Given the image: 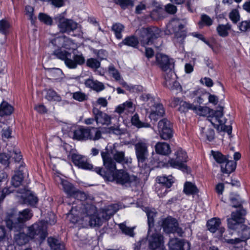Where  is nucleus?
Segmentation results:
<instances>
[{"mask_svg":"<svg viewBox=\"0 0 250 250\" xmlns=\"http://www.w3.org/2000/svg\"><path fill=\"white\" fill-rule=\"evenodd\" d=\"M71 198L77 201L73 204L71 209L67 214V218L80 228L88 225L91 227L101 226L120 208L118 204H112L105 206L98 212L96 207L92 203L93 197L77 189Z\"/></svg>","mask_w":250,"mask_h":250,"instance_id":"f257e3e1","label":"nucleus"},{"mask_svg":"<svg viewBox=\"0 0 250 250\" xmlns=\"http://www.w3.org/2000/svg\"><path fill=\"white\" fill-rule=\"evenodd\" d=\"M52 219L45 221H41L38 223L34 224L32 226L28 228V235L24 233L21 232V229L17 230V229H12L14 231L19 232L14 234V240L15 243L19 245H23L26 243L29 240V238L34 239L36 241L42 242L43 241L47 235L46 222L50 225L54 224L56 222L55 215L53 213L50 214Z\"/></svg>","mask_w":250,"mask_h":250,"instance_id":"f03ea898","label":"nucleus"},{"mask_svg":"<svg viewBox=\"0 0 250 250\" xmlns=\"http://www.w3.org/2000/svg\"><path fill=\"white\" fill-rule=\"evenodd\" d=\"M119 144L115 143L112 146H107L105 151L101 152L104 165L106 170L110 172L116 169V163L112 158V155L114 160L117 163L124 164H130L131 163V159L130 157H125V152L119 149Z\"/></svg>","mask_w":250,"mask_h":250,"instance_id":"7ed1b4c3","label":"nucleus"},{"mask_svg":"<svg viewBox=\"0 0 250 250\" xmlns=\"http://www.w3.org/2000/svg\"><path fill=\"white\" fill-rule=\"evenodd\" d=\"M96 173L101 175L107 181L115 182L126 187L135 185L137 183V178L133 175H130L125 170L123 169L113 170L110 172L109 170L104 171L102 168L97 167L94 169Z\"/></svg>","mask_w":250,"mask_h":250,"instance_id":"20e7f679","label":"nucleus"},{"mask_svg":"<svg viewBox=\"0 0 250 250\" xmlns=\"http://www.w3.org/2000/svg\"><path fill=\"white\" fill-rule=\"evenodd\" d=\"M32 216V213L29 209H24L18 212L15 209H11L7 213L5 223L10 229H15L20 230L23 227V223L29 220Z\"/></svg>","mask_w":250,"mask_h":250,"instance_id":"39448f33","label":"nucleus"},{"mask_svg":"<svg viewBox=\"0 0 250 250\" xmlns=\"http://www.w3.org/2000/svg\"><path fill=\"white\" fill-rule=\"evenodd\" d=\"M143 102V108L149 114V118L151 121H156L162 117L165 113L163 105L160 103H156L154 98L149 94H143L140 97Z\"/></svg>","mask_w":250,"mask_h":250,"instance_id":"423d86ee","label":"nucleus"},{"mask_svg":"<svg viewBox=\"0 0 250 250\" xmlns=\"http://www.w3.org/2000/svg\"><path fill=\"white\" fill-rule=\"evenodd\" d=\"M54 55L59 59L63 61L65 65L70 69L77 68L78 65L83 64L85 61L82 53H76L75 51L72 58L70 50H62V49L55 51Z\"/></svg>","mask_w":250,"mask_h":250,"instance_id":"0eeeda50","label":"nucleus"},{"mask_svg":"<svg viewBox=\"0 0 250 250\" xmlns=\"http://www.w3.org/2000/svg\"><path fill=\"white\" fill-rule=\"evenodd\" d=\"M221 221L219 218H213L207 222L208 229L212 233L217 232V236L223 242L228 244H237V240L230 238L232 235L231 230H225L224 228L220 227Z\"/></svg>","mask_w":250,"mask_h":250,"instance_id":"6e6552de","label":"nucleus"},{"mask_svg":"<svg viewBox=\"0 0 250 250\" xmlns=\"http://www.w3.org/2000/svg\"><path fill=\"white\" fill-rule=\"evenodd\" d=\"M167 34H174V42L183 44L187 36L183 21L177 19L171 20L167 25Z\"/></svg>","mask_w":250,"mask_h":250,"instance_id":"1a4fd4ad","label":"nucleus"},{"mask_svg":"<svg viewBox=\"0 0 250 250\" xmlns=\"http://www.w3.org/2000/svg\"><path fill=\"white\" fill-rule=\"evenodd\" d=\"M174 158L169 159L164 166L171 167L188 172V169L186 163L188 160L187 152L181 148H177L174 152Z\"/></svg>","mask_w":250,"mask_h":250,"instance_id":"9d476101","label":"nucleus"},{"mask_svg":"<svg viewBox=\"0 0 250 250\" xmlns=\"http://www.w3.org/2000/svg\"><path fill=\"white\" fill-rule=\"evenodd\" d=\"M55 20L58 22V26L62 33H68L76 31L77 34H72L73 36H80L81 30L79 24L71 19H66L63 14H60L55 17Z\"/></svg>","mask_w":250,"mask_h":250,"instance_id":"9b49d317","label":"nucleus"},{"mask_svg":"<svg viewBox=\"0 0 250 250\" xmlns=\"http://www.w3.org/2000/svg\"><path fill=\"white\" fill-rule=\"evenodd\" d=\"M161 31L156 27L142 28L136 31V33L140 35V41L142 45L153 44L154 40L160 36Z\"/></svg>","mask_w":250,"mask_h":250,"instance_id":"f8f14e48","label":"nucleus"},{"mask_svg":"<svg viewBox=\"0 0 250 250\" xmlns=\"http://www.w3.org/2000/svg\"><path fill=\"white\" fill-rule=\"evenodd\" d=\"M101 132L97 128L81 127L74 131L73 138L79 141L96 140L101 138Z\"/></svg>","mask_w":250,"mask_h":250,"instance_id":"ddd939ff","label":"nucleus"},{"mask_svg":"<svg viewBox=\"0 0 250 250\" xmlns=\"http://www.w3.org/2000/svg\"><path fill=\"white\" fill-rule=\"evenodd\" d=\"M159 224L166 233L177 234L179 236H182L184 233L182 229L179 226L177 220L171 216L162 219Z\"/></svg>","mask_w":250,"mask_h":250,"instance_id":"4468645a","label":"nucleus"},{"mask_svg":"<svg viewBox=\"0 0 250 250\" xmlns=\"http://www.w3.org/2000/svg\"><path fill=\"white\" fill-rule=\"evenodd\" d=\"M147 240L150 250H164L163 236L153 229H148Z\"/></svg>","mask_w":250,"mask_h":250,"instance_id":"2eb2a0df","label":"nucleus"},{"mask_svg":"<svg viewBox=\"0 0 250 250\" xmlns=\"http://www.w3.org/2000/svg\"><path fill=\"white\" fill-rule=\"evenodd\" d=\"M189 97L194 99V103H197L199 104L203 103L207 98L208 102L214 105L216 104L218 102V98L216 96L209 94L203 89L190 91Z\"/></svg>","mask_w":250,"mask_h":250,"instance_id":"dca6fc26","label":"nucleus"},{"mask_svg":"<svg viewBox=\"0 0 250 250\" xmlns=\"http://www.w3.org/2000/svg\"><path fill=\"white\" fill-rule=\"evenodd\" d=\"M50 43L54 47L58 48L57 50L62 49V50H71L73 49L74 43L72 40L62 34L55 35V37L50 40Z\"/></svg>","mask_w":250,"mask_h":250,"instance_id":"f3484780","label":"nucleus"},{"mask_svg":"<svg viewBox=\"0 0 250 250\" xmlns=\"http://www.w3.org/2000/svg\"><path fill=\"white\" fill-rule=\"evenodd\" d=\"M148 141L146 139L139 140L134 146L135 153L139 165L141 163H144L148 156Z\"/></svg>","mask_w":250,"mask_h":250,"instance_id":"a211bd4d","label":"nucleus"},{"mask_svg":"<svg viewBox=\"0 0 250 250\" xmlns=\"http://www.w3.org/2000/svg\"><path fill=\"white\" fill-rule=\"evenodd\" d=\"M207 121L210 123L216 129L219 130L220 125L226 122L224 116L223 108L220 106L217 110H212L210 115L208 116Z\"/></svg>","mask_w":250,"mask_h":250,"instance_id":"6ab92c4d","label":"nucleus"},{"mask_svg":"<svg viewBox=\"0 0 250 250\" xmlns=\"http://www.w3.org/2000/svg\"><path fill=\"white\" fill-rule=\"evenodd\" d=\"M165 85L168 88L177 91H180L181 87L179 83L176 81V75L172 70V68L167 71H164Z\"/></svg>","mask_w":250,"mask_h":250,"instance_id":"aec40b11","label":"nucleus"},{"mask_svg":"<svg viewBox=\"0 0 250 250\" xmlns=\"http://www.w3.org/2000/svg\"><path fill=\"white\" fill-rule=\"evenodd\" d=\"M135 110L133 103L130 101L126 102L117 106L114 112L118 114L120 116L124 117L129 114L133 113Z\"/></svg>","mask_w":250,"mask_h":250,"instance_id":"412c9836","label":"nucleus"},{"mask_svg":"<svg viewBox=\"0 0 250 250\" xmlns=\"http://www.w3.org/2000/svg\"><path fill=\"white\" fill-rule=\"evenodd\" d=\"M71 159L74 164L79 168L85 170H91L93 168L92 165L88 161L87 158L84 156L77 154H73Z\"/></svg>","mask_w":250,"mask_h":250,"instance_id":"4be33fe9","label":"nucleus"},{"mask_svg":"<svg viewBox=\"0 0 250 250\" xmlns=\"http://www.w3.org/2000/svg\"><path fill=\"white\" fill-rule=\"evenodd\" d=\"M157 180L159 184L162 185V191H163L162 193L157 191V194L159 197H163L168 192L167 188H169L174 182L173 177L171 175L160 176L157 178Z\"/></svg>","mask_w":250,"mask_h":250,"instance_id":"5701e85b","label":"nucleus"},{"mask_svg":"<svg viewBox=\"0 0 250 250\" xmlns=\"http://www.w3.org/2000/svg\"><path fill=\"white\" fill-rule=\"evenodd\" d=\"M92 113L98 125H109L111 123V117L103 112L96 107H93Z\"/></svg>","mask_w":250,"mask_h":250,"instance_id":"b1692460","label":"nucleus"},{"mask_svg":"<svg viewBox=\"0 0 250 250\" xmlns=\"http://www.w3.org/2000/svg\"><path fill=\"white\" fill-rule=\"evenodd\" d=\"M193 99V102H194V99ZM197 103L193 102L192 104H190L189 103H184V105H185L188 110H191L193 111L197 114L202 116H206L208 115H210L211 113V111L212 110L209 108L207 106H203L198 105H195V104Z\"/></svg>","mask_w":250,"mask_h":250,"instance_id":"393cba45","label":"nucleus"},{"mask_svg":"<svg viewBox=\"0 0 250 250\" xmlns=\"http://www.w3.org/2000/svg\"><path fill=\"white\" fill-rule=\"evenodd\" d=\"M169 250H189L190 244L178 238L170 239L168 243Z\"/></svg>","mask_w":250,"mask_h":250,"instance_id":"a878e982","label":"nucleus"},{"mask_svg":"<svg viewBox=\"0 0 250 250\" xmlns=\"http://www.w3.org/2000/svg\"><path fill=\"white\" fill-rule=\"evenodd\" d=\"M156 60L158 65L164 71H167L169 68L173 67L172 60H170L167 55L157 53L156 55Z\"/></svg>","mask_w":250,"mask_h":250,"instance_id":"bb28decb","label":"nucleus"},{"mask_svg":"<svg viewBox=\"0 0 250 250\" xmlns=\"http://www.w3.org/2000/svg\"><path fill=\"white\" fill-rule=\"evenodd\" d=\"M57 179H56L57 181H60L61 185L62 186L63 189L65 193L67 195L68 197L71 198L72 197L76 189L74 188L73 185L66 180L58 176Z\"/></svg>","mask_w":250,"mask_h":250,"instance_id":"cd10ccee","label":"nucleus"},{"mask_svg":"<svg viewBox=\"0 0 250 250\" xmlns=\"http://www.w3.org/2000/svg\"><path fill=\"white\" fill-rule=\"evenodd\" d=\"M21 198L22 199L24 204L31 206H35L38 201L37 197L30 191H27L23 193L21 196Z\"/></svg>","mask_w":250,"mask_h":250,"instance_id":"c85d7f7f","label":"nucleus"},{"mask_svg":"<svg viewBox=\"0 0 250 250\" xmlns=\"http://www.w3.org/2000/svg\"><path fill=\"white\" fill-rule=\"evenodd\" d=\"M84 84L87 87H89L97 92L101 91L104 88V86L102 83L94 80L92 78L86 80Z\"/></svg>","mask_w":250,"mask_h":250,"instance_id":"c756f323","label":"nucleus"},{"mask_svg":"<svg viewBox=\"0 0 250 250\" xmlns=\"http://www.w3.org/2000/svg\"><path fill=\"white\" fill-rule=\"evenodd\" d=\"M214 131L208 126L201 127L200 128V137L204 140L209 142L212 141L214 138Z\"/></svg>","mask_w":250,"mask_h":250,"instance_id":"7c9ffc66","label":"nucleus"},{"mask_svg":"<svg viewBox=\"0 0 250 250\" xmlns=\"http://www.w3.org/2000/svg\"><path fill=\"white\" fill-rule=\"evenodd\" d=\"M155 148L157 153L163 155H168L171 152L169 145L166 143H157L155 146Z\"/></svg>","mask_w":250,"mask_h":250,"instance_id":"2f4dec72","label":"nucleus"},{"mask_svg":"<svg viewBox=\"0 0 250 250\" xmlns=\"http://www.w3.org/2000/svg\"><path fill=\"white\" fill-rule=\"evenodd\" d=\"M250 238V228H246L244 229L242 231V239L235 238L234 240H237V244H230L234 248H240L243 245H245V241ZM233 240V239H232Z\"/></svg>","mask_w":250,"mask_h":250,"instance_id":"473e14b6","label":"nucleus"},{"mask_svg":"<svg viewBox=\"0 0 250 250\" xmlns=\"http://www.w3.org/2000/svg\"><path fill=\"white\" fill-rule=\"evenodd\" d=\"M236 166L235 162L226 159L221 165V171L224 173L229 174L235 170Z\"/></svg>","mask_w":250,"mask_h":250,"instance_id":"72a5a7b5","label":"nucleus"},{"mask_svg":"<svg viewBox=\"0 0 250 250\" xmlns=\"http://www.w3.org/2000/svg\"><path fill=\"white\" fill-rule=\"evenodd\" d=\"M47 242L51 250H64L65 249L64 244L58 239L49 237Z\"/></svg>","mask_w":250,"mask_h":250,"instance_id":"f704fd0d","label":"nucleus"},{"mask_svg":"<svg viewBox=\"0 0 250 250\" xmlns=\"http://www.w3.org/2000/svg\"><path fill=\"white\" fill-rule=\"evenodd\" d=\"M246 211L244 209H240L237 210L235 212H232L231 215V218H229V223L230 224L232 221L234 220L236 221L239 223H242L244 222L243 216L246 214ZM230 226L231 225H229Z\"/></svg>","mask_w":250,"mask_h":250,"instance_id":"c9c22d12","label":"nucleus"},{"mask_svg":"<svg viewBox=\"0 0 250 250\" xmlns=\"http://www.w3.org/2000/svg\"><path fill=\"white\" fill-rule=\"evenodd\" d=\"M132 125L137 128L151 127L150 124L147 122H143L140 120L138 114H135L131 118Z\"/></svg>","mask_w":250,"mask_h":250,"instance_id":"e433bc0d","label":"nucleus"},{"mask_svg":"<svg viewBox=\"0 0 250 250\" xmlns=\"http://www.w3.org/2000/svg\"><path fill=\"white\" fill-rule=\"evenodd\" d=\"M139 43L138 39L134 36H128L125 38L123 41L119 44L120 47L125 45L132 47H136Z\"/></svg>","mask_w":250,"mask_h":250,"instance_id":"4c0bfd02","label":"nucleus"},{"mask_svg":"<svg viewBox=\"0 0 250 250\" xmlns=\"http://www.w3.org/2000/svg\"><path fill=\"white\" fill-rule=\"evenodd\" d=\"M147 216V222L149 229H153L154 219L156 216V211L154 208H146L145 209Z\"/></svg>","mask_w":250,"mask_h":250,"instance_id":"58836bf2","label":"nucleus"},{"mask_svg":"<svg viewBox=\"0 0 250 250\" xmlns=\"http://www.w3.org/2000/svg\"><path fill=\"white\" fill-rule=\"evenodd\" d=\"M13 111V107L8 103L3 102L0 105V116L10 115Z\"/></svg>","mask_w":250,"mask_h":250,"instance_id":"ea45409f","label":"nucleus"},{"mask_svg":"<svg viewBox=\"0 0 250 250\" xmlns=\"http://www.w3.org/2000/svg\"><path fill=\"white\" fill-rule=\"evenodd\" d=\"M22 170L16 171L14 175L12 177L11 184L15 187L20 186L23 179Z\"/></svg>","mask_w":250,"mask_h":250,"instance_id":"a19ab883","label":"nucleus"},{"mask_svg":"<svg viewBox=\"0 0 250 250\" xmlns=\"http://www.w3.org/2000/svg\"><path fill=\"white\" fill-rule=\"evenodd\" d=\"M120 84L131 93H137L143 90V87L139 85L127 84L124 80H122Z\"/></svg>","mask_w":250,"mask_h":250,"instance_id":"79ce46f5","label":"nucleus"},{"mask_svg":"<svg viewBox=\"0 0 250 250\" xmlns=\"http://www.w3.org/2000/svg\"><path fill=\"white\" fill-rule=\"evenodd\" d=\"M119 227L120 229L121 230L122 233L126 235L129 236L130 237H133L134 235V229L135 227H128L126 225V222H124L123 223H120L118 224Z\"/></svg>","mask_w":250,"mask_h":250,"instance_id":"37998d69","label":"nucleus"},{"mask_svg":"<svg viewBox=\"0 0 250 250\" xmlns=\"http://www.w3.org/2000/svg\"><path fill=\"white\" fill-rule=\"evenodd\" d=\"M184 191L187 195H193L198 192V189L194 184L187 182L184 185Z\"/></svg>","mask_w":250,"mask_h":250,"instance_id":"c03bdc74","label":"nucleus"},{"mask_svg":"<svg viewBox=\"0 0 250 250\" xmlns=\"http://www.w3.org/2000/svg\"><path fill=\"white\" fill-rule=\"evenodd\" d=\"M230 28L231 26L229 24H219L217 27V31L219 36L225 37L228 35Z\"/></svg>","mask_w":250,"mask_h":250,"instance_id":"a18cd8bd","label":"nucleus"},{"mask_svg":"<svg viewBox=\"0 0 250 250\" xmlns=\"http://www.w3.org/2000/svg\"><path fill=\"white\" fill-rule=\"evenodd\" d=\"M45 98L49 101L59 102L61 100V96L54 90L51 89L47 91Z\"/></svg>","mask_w":250,"mask_h":250,"instance_id":"49530a36","label":"nucleus"},{"mask_svg":"<svg viewBox=\"0 0 250 250\" xmlns=\"http://www.w3.org/2000/svg\"><path fill=\"white\" fill-rule=\"evenodd\" d=\"M184 103H187L185 101H183L179 98H174L171 102V105L172 106L175 107L178 105H180L179 108V111L185 112L188 110V109L184 105Z\"/></svg>","mask_w":250,"mask_h":250,"instance_id":"de8ad7c7","label":"nucleus"},{"mask_svg":"<svg viewBox=\"0 0 250 250\" xmlns=\"http://www.w3.org/2000/svg\"><path fill=\"white\" fill-rule=\"evenodd\" d=\"M124 29V25L119 23L114 24L112 27V29L118 39H121L122 38V32L123 31Z\"/></svg>","mask_w":250,"mask_h":250,"instance_id":"09e8293b","label":"nucleus"},{"mask_svg":"<svg viewBox=\"0 0 250 250\" xmlns=\"http://www.w3.org/2000/svg\"><path fill=\"white\" fill-rule=\"evenodd\" d=\"M108 72L110 75H111L116 81L119 82L120 83L122 80H124L123 79H122L118 70L116 69L113 65H111L109 66Z\"/></svg>","mask_w":250,"mask_h":250,"instance_id":"8fccbe9b","label":"nucleus"},{"mask_svg":"<svg viewBox=\"0 0 250 250\" xmlns=\"http://www.w3.org/2000/svg\"><path fill=\"white\" fill-rule=\"evenodd\" d=\"M159 134L162 139L168 140L170 139L173 135L171 127L165 128L162 131H158Z\"/></svg>","mask_w":250,"mask_h":250,"instance_id":"3c124183","label":"nucleus"},{"mask_svg":"<svg viewBox=\"0 0 250 250\" xmlns=\"http://www.w3.org/2000/svg\"><path fill=\"white\" fill-rule=\"evenodd\" d=\"M38 19L40 21L47 25H50L52 23V19L46 14L40 13Z\"/></svg>","mask_w":250,"mask_h":250,"instance_id":"603ef678","label":"nucleus"},{"mask_svg":"<svg viewBox=\"0 0 250 250\" xmlns=\"http://www.w3.org/2000/svg\"><path fill=\"white\" fill-rule=\"evenodd\" d=\"M211 154L213 156V159L215 161L220 164L221 165L227 159L221 153L218 151H211Z\"/></svg>","mask_w":250,"mask_h":250,"instance_id":"864d4df0","label":"nucleus"},{"mask_svg":"<svg viewBox=\"0 0 250 250\" xmlns=\"http://www.w3.org/2000/svg\"><path fill=\"white\" fill-rule=\"evenodd\" d=\"M10 157H13L16 162H19L21 159L22 156L20 150L17 148H14L12 151H9Z\"/></svg>","mask_w":250,"mask_h":250,"instance_id":"5fc2aeb1","label":"nucleus"},{"mask_svg":"<svg viewBox=\"0 0 250 250\" xmlns=\"http://www.w3.org/2000/svg\"><path fill=\"white\" fill-rule=\"evenodd\" d=\"M114 1L123 9H126L129 6H132L134 4L132 0H114Z\"/></svg>","mask_w":250,"mask_h":250,"instance_id":"6e6d98bb","label":"nucleus"},{"mask_svg":"<svg viewBox=\"0 0 250 250\" xmlns=\"http://www.w3.org/2000/svg\"><path fill=\"white\" fill-rule=\"evenodd\" d=\"M25 14L31 21V23L34 24L36 17L34 16V8L31 6H26L25 7Z\"/></svg>","mask_w":250,"mask_h":250,"instance_id":"4d7b16f0","label":"nucleus"},{"mask_svg":"<svg viewBox=\"0 0 250 250\" xmlns=\"http://www.w3.org/2000/svg\"><path fill=\"white\" fill-rule=\"evenodd\" d=\"M171 127L170 122L166 119H163L160 120L158 124V131H162L163 130L167 128Z\"/></svg>","mask_w":250,"mask_h":250,"instance_id":"13d9d810","label":"nucleus"},{"mask_svg":"<svg viewBox=\"0 0 250 250\" xmlns=\"http://www.w3.org/2000/svg\"><path fill=\"white\" fill-rule=\"evenodd\" d=\"M9 27L10 23L4 19L0 21V33L5 35L8 32Z\"/></svg>","mask_w":250,"mask_h":250,"instance_id":"bf43d9fd","label":"nucleus"},{"mask_svg":"<svg viewBox=\"0 0 250 250\" xmlns=\"http://www.w3.org/2000/svg\"><path fill=\"white\" fill-rule=\"evenodd\" d=\"M86 65L91 68L97 69L100 66V62L95 59L90 58L87 60Z\"/></svg>","mask_w":250,"mask_h":250,"instance_id":"052dcab7","label":"nucleus"},{"mask_svg":"<svg viewBox=\"0 0 250 250\" xmlns=\"http://www.w3.org/2000/svg\"><path fill=\"white\" fill-rule=\"evenodd\" d=\"M229 17L231 21L234 23H237L240 20V15L237 9H233L229 14Z\"/></svg>","mask_w":250,"mask_h":250,"instance_id":"680f3d73","label":"nucleus"},{"mask_svg":"<svg viewBox=\"0 0 250 250\" xmlns=\"http://www.w3.org/2000/svg\"><path fill=\"white\" fill-rule=\"evenodd\" d=\"M46 71L48 74L53 77H57L62 74V71L58 68H50L46 69Z\"/></svg>","mask_w":250,"mask_h":250,"instance_id":"e2e57ef3","label":"nucleus"},{"mask_svg":"<svg viewBox=\"0 0 250 250\" xmlns=\"http://www.w3.org/2000/svg\"><path fill=\"white\" fill-rule=\"evenodd\" d=\"M72 97L74 100L79 102L84 101L87 98V96L85 94L81 91H77L73 93Z\"/></svg>","mask_w":250,"mask_h":250,"instance_id":"0e129e2a","label":"nucleus"},{"mask_svg":"<svg viewBox=\"0 0 250 250\" xmlns=\"http://www.w3.org/2000/svg\"><path fill=\"white\" fill-rule=\"evenodd\" d=\"M239 199V195L233 193L230 194V200L231 202V206L235 208L239 207L241 205Z\"/></svg>","mask_w":250,"mask_h":250,"instance_id":"69168bd1","label":"nucleus"},{"mask_svg":"<svg viewBox=\"0 0 250 250\" xmlns=\"http://www.w3.org/2000/svg\"><path fill=\"white\" fill-rule=\"evenodd\" d=\"M201 21L199 22L200 26H201L203 24H205L207 26H210L212 23V19L208 15L204 14L201 16Z\"/></svg>","mask_w":250,"mask_h":250,"instance_id":"338daca9","label":"nucleus"},{"mask_svg":"<svg viewBox=\"0 0 250 250\" xmlns=\"http://www.w3.org/2000/svg\"><path fill=\"white\" fill-rule=\"evenodd\" d=\"M239 28L242 32L250 31V21H242L239 25Z\"/></svg>","mask_w":250,"mask_h":250,"instance_id":"774afa93","label":"nucleus"}]
</instances>
